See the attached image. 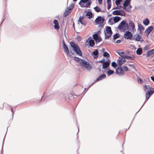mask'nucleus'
I'll return each instance as SVG.
<instances>
[{
	"mask_svg": "<svg viewBox=\"0 0 154 154\" xmlns=\"http://www.w3.org/2000/svg\"><path fill=\"white\" fill-rule=\"evenodd\" d=\"M71 47L72 48V50H70V52L72 54L74 55V53H73L72 51H75L76 53L80 56L82 55L81 51L80 50L79 46L77 44H75L73 42H71L70 43Z\"/></svg>",
	"mask_w": 154,
	"mask_h": 154,
	"instance_id": "nucleus-1",
	"label": "nucleus"
},
{
	"mask_svg": "<svg viewBox=\"0 0 154 154\" xmlns=\"http://www.w3.org/2000/svg\"><path fill=\"white\" fill-rule=\"evenodd\" d=\"M129 24L126 23L125 21H122L119 24L118 28L120 30H125L126 29L128 30L129 29Z\"/></svg>",
	"mask_w": 154,
	"mask_h": 154,
	"instance_id": "nucleus-2",
	"label": "nucleus"
},
{
	"mask_svg": "<svg viewBox=\"0 0 154 154\" xmlns=\"http://www.w3.org/2000/svg\"><path fill=\"white\" fill-rule=\"evenodd\" d=\"M81 61L80 65L84 67L87 70L90 71L92 69L91 65L84 59Z\"/></svg>",
	"mask_w": 154,
	"mask_h": 154,
	"instance_id": "nucleus-3",
	"label": "nucleus"
},
{
	"mask_svg": "<svg viewBox=\"0 0 154 154\" xmlns=\"http://www.w3.org/2000/svg\"><path fill=\"white\" fill-rule=\"evenodd\" d=\"M106 32H105V39H109L112 35V32L111 27L107 26L106 27Z\"/></svg>",
	"mask_w": 154,
	"mask_h": 154,
	"instance_id": "nucleus-4",
	"label": "nucleus"
},
{
	"mask_svg": "<svg viewBox=\"0 0 154 154\" xmlns=\"http://www.w3.org/2000/svg\"><path fill=\"white\" fill-rule=\"evenodd\" d=\"M74 4H71L69 7L67 8V9L68 10H65L63 14V16L64 17H66L71 13V10L74 8Z\"/></svg>",
	"mask_w": 154,
	"mask_h": 154,
	"instance_id": "nucleus-5",
	"label": "nucleus"
},
{
	"mask_svg": "<svg viewBox=\"0 0 154 154\" xmlns=\"http://www.w3.org/2000/svg\"><path fill=\"white\" fill-rule=\"evenodd\" d=\"M113 15H121L122 16H125V14L124 11L122 10H115L112 12Z\"/></svg>",
	"mask_w": 154,
	"mask_h": 154,
	"instance_id": "nucleus-6",
	"label": "nucleus"
},
{
	"mask_svg": "<svg viewBox=\"0 0 154 154\" xmlns=\"http://www.w3.org/2000/svg\"><path fill=\"white\" fill-rule=\"evenodd\" d=\"M124 37L127 39L132 40L133 35L130 31H126L124 35Z\"/></svg>",
	"mask_w": 154,
	"mask_h": 154,
	"instance_id": "nucleus-7",
	"label": "nucleus"
},
{
	"mask_svg": "<svg viewBox=\"0 0 154 154\" xmlns=\"http://www.w3.org/2000/svg\"><path fill=\"white\" fill-rule=\"evenodd\" d=\"M116 72L117 74L122 75L124 74V71L123 70L122 67L120 66L116 69Z\"/></svg>",
	"mask_w": 154,
	"mask_h": 154,
	"instance_id": "nucleus-8",
	"label": "nucleus"
},
{
	"mask_svg": "<svg viewBox=\"0 0 154 154\" xmlns=\"http://www.w3.org/2000/svg\"><path fill=\"white\" fill-rule=\"evenodd\" d=\"M63 47L64 50V52L66 53L67 55H69V57L71 56L70 55H69V51L66 45L64 40L63 41Z\"/></svg>",
	"mask_w": 154,
	"mask_h": 154,
	"instance_id": "nucleus-9",
	"label": "nucleus"
},
{
	"mask_svg": "<svg viewBox=\"0 0 154 154\" xmlns=\"http://www.w3.org/2000/svg\"><path fill=\"white\" fill-rule=\"evenodd\" d=\"M110 60L108 59L106 61L103 63L102 69H106L107 68L109 67L110 65Z\"/></svg>",
	"mask_w": 154,
	"mask_h": 154,
	"instance_id": "nucleus-10",
	"label": "nucleus"
},
{
	"mask_svg": "<svg viewBox=\"0 0 154 154\" xmlns=\"http://www.w3.org/2000/svg\"><path fill=\"white\" fill-rule=\"evenodd\" d=\"M93 38L96 43L99 42L102 40L101 37L99 36L97 33H95L93 35Z\"/></svg>",
	"mask_w": 154,
	"mask_h": 154,
	"instance_id": "nucleus-11",
	"label": "nucleus"
},
{
	"mask_svg": "<svg viewBox=\"0 0 154 154\" xmlns=\"http://www.w3.org/2000/svg\"><path fill=\"white\" fill-rule=\"evenodd\" d=\"M104 20V19L102 18L100 16H99L95 19V21L96 23L100 24L103 23Z\"/></svg>",
	"mask_w": 154,
	"mask_h": 154,
	"instance_id": "nucleus-12",
	"label": "nucleus"
},
{
	"mask_svg": "<svg viewBox=\"0 0 154 154\" xmlns=\"http://www.w3.org/2000/svg\"><path fill=\"white\" fill-rule=\"evenodd\" d=\"M83 19L84 17L83 16H80L79 18L78 21L79 22H80L82 25L85 26L87 25V23L86 21L83 20Z\"/></svg>",
	"mask_w": 154,
	"mask_h": 154,
	"instance_id": "nucleus-13",
	"label": "nucleus"
},
{
	"mask_svg": "<svg viewBox=\"0 0 154 154\" xmlns=\"http://www.w3.org/2000/svg\"><path fill=\"white\" fill-rule=\"evenodd\" d=\"M82 2H81V0L79 4L80 6L82 8H88L91 5V2H87L86 5H85L82 4Z\"/></svg>",
	"mask_w": 154,
	"mask_h": 154,
	"instance_id": "nucleus-14",
	"label": "nucleus"
},
{
	"mask_svg": "<svg viewBox=\"0 0 154 154\" xmlns=\"http://www.w3.org/2000/svg\"><path fill=\"white\" fill-rule=\"evenodd\" d=\"M141 38V37L139 35L136 34L134 35L132 37V40H135L137 41H140Z\"/></svg>",
	"mask_w": 154,
	"mask_h": 154,
	"instance_id": "nucleus-15",
	"label": "nucleus"
},
{
	"mask_svg": "<svg viewBox=\"0 0 154 154\" xmlns=\"http://www.w3.org/2000/svg\"><path fill=\"white\" fill-rule=\"evenodd\" d=\"M154 56V49L151 50L147 53L146 57H151Z\"/></svg>",
	"mask_w": 154,
	"mask_h": 154,
	"instance_id": "nucleus-16",
	"label": "nucleus"
},
{
	"mask_svg": "<svg viewBox=\"0 0 154 154\" xmlns=\"http://www.w3.org/2000/svg\"><path fill=\"white\" fill-rule=\"evenodd\" d=\"M54 29L57 30L59 29L60 28V27L58 21L56 20H54Z\"/></svg>",
	"mask_w": 154,
	"mask_h": 154,
	"instance_id": "nucleus-17",
	"label": "nucleus"
},
{
	"mask_svg": "<svg viewBox=\"0 0 154 154\" xmlns=\"http://www.w3.org/2000/svg\"><path fill=\"white\" fill-rule=\"evenodd\" d=\"M153 29V27L152 26H150L148 27L145 31V33H146L147 36H148L149 33L151 32Z\"/></svg>",
	"mask_w": 154,
	"mask_h": 154,
	"instance_id": "nucleus-18",
	"label": "nucleus"
},
{
	"mask_svg": "<svg viewBox=\"0 0 154 154\" xmlns=\"http://www.w3.org/2000/svg\"><path fill=\"white\" fill-rule=\"evenodd\" d=\"M129 25L132 28L133 31L134 32L136 31V29L135 28V25L134 23L132 20H130L129 21Z\"/></svg>",
	"mask_w": 154,
	"mask_h": 154,
	"instance_id": "nucleus-19",
	"label": "nucleus"
},
{
	"mask_svg": "<svg viewBox=\"0 0 154 154\" xmlns=\"http://www.w3.org/2000/svg\"><path fill=\"white\" fill-rule=\"evenodd\" d=\"M89 38H88L86 41V42H89V46L91 47H93L95 45V43L93 39H90L89 41Z\"/></svg>",
	"mask_w": 154,
	"mask_h": 154,
	"instance_id": "nucleus-20",
	"label": "nucleus"
},
{
	"mask_svg": "<svg viewBox=\"0 0 154 154\" xmlns=\"http://www.w3.org/2000/svg\"><path fill=\"white\" fill-rule=\"evenodd\" d=\"M138 29L140 31V33L141 34L142 31L144 30V28L141 24L138 23Z\"/></svg>",
	"mask_w": 154,
	"mask_h": 154,
	"instance_id": "nucleus-21",
	"label": "nucleus"
},
{
	"mask_svg": "<svg viewBox=\"0 0 154 154\" xmlns=\"http://www.w3.org/2000/svg\"><path fill=\"white\" fill-rule=\"evenodd\" d=\"M117 63L118 64L119 66H121L123 63L124 61H122V57H119L117 60Z\"/></svg>",
	"mask_w": 154,
	"mask_h": 154,
	"instance_id": "nucleus-22",
	"label": "nucleus"
},
{
	"mask_svg": "<svg viewBox=\"0 0 154 154\" xmlns=\"http://www.w3.org/2000/svg\"><path fill=\"white\" fill-rule=\"evenodd\" d=\"M131 1V0H125L123 4V7H127L129 5Z\"/></svg>",
	"mask_w": 154,
	"mask_h": 154,
	"instance_id": "nucleus-23",
	"label": "nucleus"
},
{
	"mask_svg": "<svg viewBox=\"0 0 154 154\" xmlns=\"http://www.w3.org/2000/svg\"><path fill=\"white\" fill-rule=\"evenodd\" d=\"M116 52L122 58H124L125 57V55L124 54V53L121 50L116 51Z\"/></svg>",
	"mask_w": 154,
	"mask_h": 154,
	"instance_id": "nucleus-24",
	"label": "nucleus"
},
{
	"mask_svg": "<svg viewBox=\"0 0 154 154\" xmlns=\"http://www.w3.org/2000/svg\"><path fill=\"white\" fill-rule=\"evenodd\" d=\"M106 75L104 74H103L102 75L99 77L96 80L97 81H98L100 80H101L103 79L106 78Z\"/></svg>",
	"mask_w": 154,
	"mask_h": 154,
	"instance_id": "nucleus-25",
	"label": "nucleus"
},
{
	"mask_svg": "<svg viewBox=\"0 0 154 154\" xmlns=\"http://www.w3.org/2000/svg\"><path fill=\"white\" fill-rule=\"evenodd\" d=\"M99 52L97 49L95 50L93 52L92 54L94 55L95 56H94V58L98 57Z\"/></svg>",
	"mask_w": 154,
	"mask_h": 154,
	"instance_id": "nucleus-26",
	"label": "nucleus"
},
{
	"mask_svg": "<svg viewBox=\"0 0 154 154\" xmlns=\"http://www.w3.org/2000/svg\"><path fill=\"white\" fill-rule=\"evenodd\" d=\"M74 60L76 62H78V63H79L80 64H81V60L83 59H81L78 57H74Z\"/></svg>",
	"mask_w": 154,
	"mask_h": 154,
	"instance_id": "nucleus-27",
	"label": "nucleus"
},
{
	"mask_svg": "<svg viewBox=\"0 0 154 154\" xmlns=\"http://www.w3.org/2000/svg\"><path fill=\"white\" fill-rule=\"evenodd\" d=\"M92 13L91 11H88L87 13L86 16H87L88 17L89 19H91L92 17Z\"/></svg>",
	"mask_w": 154,
	"mask_h": 154,
	"instance_id": "nucleus-28",
	"label": "nucleus"
},
{
	"mask_svg": "<svg viewBox=\"0 0 154 154\" xmlns=\"http://www.w3.org/2000/svg\"><path fill=\"white\" fill-rule=\"evenodd\" d=\"M121 19V18L120 17L116 16L114 18L113 20L115 23H116L119 21Z\"/></svg>",
	"mask_w": 154,
	"mask_h": 154,
	"instance_id": "nucleus-29",
	"label": "nucleus"
},
{
	"mask_svg": "<svg viewBox=\"0 0 154 154\" xmlns=\"http://www.w3.org/2000/svg\"><path fill=\"white\" fill-rule=\"evenodd\" d=\"M143 24L145 25H147L149 23V21L147 18L144 20L143 21Z\"/></svg>",
	"mask_w": 154,
	"mask_h": 154,
	"instance_id": "nucleus-30",
	"label": "nucleus"
},
{
	"mask_svg": "<svg viewBox=\"0 0 154 154\" xmlns=\"http://www.w3.org/2000/svg\"><path fill=\"white\" fill-rule=\"evenodd\" d=\"M114 72V71L113 70L109 69L106 72V74L108 76H109L110 75L112 74Z\"/></svg>",
	"mask_w": 154,
	"mask_h": 154,
	"instance_id": "nucleus-31",
	"label": "nucleus"
},
{
	"mask_svg": "<svg viewBox=\"0 0 154 154\" xmlns=\"http://www.w3.org/2000/svg\"><path fill=\"white\" fill-rule=\"evenodd\" d=\"M142 52V50L141 48H139L136 51V53L138 55H140Z\"/></svg>",
	"mask_w": 154,
	"mask_h": 154,
	"instance_id": "nucleus-32",
	"label": "nucleus"
},
{
	"mask_svg": "<svg viewBox=\"0 0 154 154\" xmlns=\"http://www.w3.org/2000/svg\"><path fill=\"white\" fill-rule=\"evenodd\" d=\"M124 57L125 58L127 59H131L132 60H134L135 58L133 56H129L125 55Z\"/></svg>",
	"mask_w": 154,
	"mask_h": 154,
	"instance_id": "nucleus-33",
	"label": "nucleus"
},
{
	"mask_svg": "<svg viewBox=\"0 0 154 154\" xmlns=\"http://www.w3.org/2000/svg\"><path fill=\"white\" fill-rule=\"evenodd\" d=\"M152 90H149L147 91V93L149 94L150 95H151L154 93V88H152L151 89Z\"/></svg>",
	"mask_w": 154,
	"mask_h": 154,
	"instance_id": "nucleus-34",
	"label": "nucleus"
},
{
	"mask_svg": "<svg viewBox=\"0 0 154 154\" xmlns=\"http://www.w3.org/2000/svg\"><path fill=\"white\" fill-rule=\"evenodd\" d=\"M120 36V34L118 33H116L113 35V39L115 40L117 38H119Z\"/></svg>",
	"mask_w": 154,
	"mask_h": 154,
	"instance_id": "nucleus-35",
	"label": "nucleus"
},
{
	"mask_svg": "<svg viewBox=\"0 0 154 154\" xmlns=\"http://www.w3.org/2000/svg\"><path fill=\"white\" fill-rule=\"evenodd\" d=\"M94 8L95 11L97 12H98L100 11V8L98 6H96Z\"/></svg>",
	"mask_w": 154,
	"mask_h": 154,
	"instance_id": "nucleus-36",
	"label": "nucleus"
},
{
	"mask_svg": "<svg viewBox=\"0 0 154 154\" xmlns=\"http://www.w3.org/2000/svg\"><path fill=\"white\" fill-rule=\"evenodd\" d=\"M103 56L106 58H108L109 57V55L108 53L106 52H105L103 53Z\"/></svg>",
	"mask_w": 154,
	"mask_h": 154,
	"instance_id": "nucleus-37",
	"label": "nucleus"
},
{
	"mask_svg": "<svg viewBox=\"0 0 154 154\" xmlns=\"http://www.w3.org/2000/svg\"><path fill=\"white\" fill-rule=\"evenodd\" d=\"M149 94L146 92V100H147L149 98L151 95H150L149 94Z\"/></svg>",
	"mask_w": 154,
	"mask_h": 154,
	"instance_id": "nucleus-38",
	"label": "nucleus"
},
{
	"mask_svg": "<svg viewBox=\"0 0 154 154\" xmlns=\"http://www.w3.org/2000/svg\"><path fill=\"white\" fill-rule=\"evenodd\" d=\"M81 2H82L83 3H87L88 2H91V0H81Z\"/></svg>",
	"mask_w": 154,
	"mask_h": 154,
	"instance_id": "nucleus-39",
	"label": "nucleus"
},
{
	"mask_svg": "<svg viewBox=\"0 0 154 154\" xmlns=\"http://www.w3.org/2000/svg\"><path fill=\"white\" fill-rule=\"evenodd\" d=\"M122 0H116L115 1V3L117 6L120 4V2L122 1Z\"/></svg>",
	"mask_w": 154,
	"mask_h": 154,
	"instance_id": "nucleus-40",
	"label": "nucleus"
},
{
	"mask_svg": "<svg viewBox=\"0 0 154 154\" xmlns=\"http://www.w3.org/2000/svg\"><path fill=\"white\" fill-rule=\"evenodd\" d=\"M112 66L114 68H116L117 66V64L116 63L114 62H113L111 64Z\"/></svg>",
	"mask_w": 154,
	"mask_h": 154,
	"instance_id": "nucleus-41",
	"label": "nucleus"
},
{
	"mask_svg": "<svg viewBox=\"0 0 154 154\" xmlns=\"http://www.w3.org/2000/svg\"><path fill=\"white\" fill-rule=\"evenodd\" d=\"M123 8L125 9L126 11L128 12H129L131 10V9L129 8H127L126 7H123Z\"/></svg>",
	"mask_w": 154,
	"mask_h": 154,
	"instance_id": "nucleus-42",
	"label": "nucleus"
},
{
	"mask_svg": "<svg viewBox=\"0 0 154 154\" xmlns=\"http://www.w3.org/2000/svg\"><path fill=\"white\" fill-rule=\"evenodd\" d=\"M128 65L131 67V68L133 69H135V66L133 64H128Z\"/></svg>",
	"mask_w": 154,
	"mask_h": 154,
	"instance_id": "nucleus-43",
	"label": "nucleus"
},
{
	"mask_svg": "<svg viewBox=\"0 0 154 154\" xmlns=\"http://www.w3.org/2000/svg\"><path fill=\"white\" fill-rule=\"evenodd\" d=\"M105 59L104 58H103L102 60L99 61V62L101 63H104L105 62Z\"/></svg>",
	"mask_w": 154,
	"mask_h": 154,
	"instance_id": "nucleus-44",
	"label": "nucleus"
},
{
	"mask_svg": "<svg viewBox=\"0 0 154 154\" xmlns=\"http://www.w3.org/2000/svg\"><path fill=\"white\" fill-rule=\"evenodd\" d=\"M107 4H108L107 9L108 10H109L110 9V8L111 7V3Z\"/></svg>",
	"mask_w": 154,
	"mask_h": 154,
	"instance_id": "nucleus-45",
	"label": "nucleus"
},
{
	"mask_svg": "<svg viewBox=\"0 0 154 154\" xmlns=\"http://www.w3.org/2000/svg\"><path fill=\"white\" fill-rule=\"evenodd\" d=\"M112 18H110V19H109L108 20V23H109V24H112V23H111V20H112Z\"/></svg>",
	"mask_w": 154,
	"mask_h": 154,
	"instance_id": "nucleus-46",
	"label": "nucleus"
},
{
	"mask_svg": "<svg viewBox=\"0 0 154 154\" xmlns=\"http://www.w3.org/2000/svg\"><path fill=\"white\" fill-rule=\"evenodd\" d=\"M123 68L125 71H127L128 70V68L126 66H124L123 67Z\"/></svg>",
	"mask_w": 154,
	"mask_h": 154,
	"instance_id": "nucleus-47",
	"label": "nucleus"
},
{
	"mask_svg": "<svg viewBox=\"0 0 154 154\" xmlns=\"http://www.w3.org/2000/svg\"><path fill=\"white\" fill-rule=\"evenodd\" d=\"M145 87L147 89H149L150 88V87L149 85H145Z\"/></svg>",
	"mask_w": 154,
	"mask_h": 154,
	"instance_id": "nucleus-48",
	"label": "nucleus"
},
{
	"mask_svg": "<svg viewBox=\"0 0 154 154\" xmlns=\"http://www.w3.org/2000/svg\"><path fill=\"white\" fill-rule=\"evenodd\" d=\"M121 42V41L120 40H118L116 41V43L118 44L120 43Z\"/></svg>",
	"mask_w": 154,
	"mask_h": 154,
	"instance_id": "nucleus-49",
	"label": "nucleus"
},
{
	"mask_svg": "<svg viewBox=\"0 0 154 154\" xmlns=\"http://www.w3.org/2000/svg\"><path fill=\"white\" fill-rule=\"evenodd\" d=\"M98 2L99 4H100L102 3V0H98Z\"/></svg>",
	"mask_w": 154,
	"mask_h": 154,
	"instance_id": "nucleus-50",
	"label": "nucleus"
},
{
	"mask_svg": "<svg viewBox=\"0 0 154 154\" xmlns=\"http://www.w3.org/2000/svg\"><path fill=\"white\" fill-rule=\"evenodd\" d=\"M151 79L154 82V77L153 76H152L151 77Z\"/></svg>",
	"mask_w": 154,
	"mask_h": 154,
	"instance_id": "nucleus-51",
	"label": "nucleus"
},
{
	"mask_svg": "<svg viewBox=\"0 0 154 154\" xmlns=\"http://www.w3.org/2000/svg\"><path fill=\"white\" fill-rule=\"evenodd\" d=\"M107 4L111 3V0H107Z\"/></svg>",
	"mask_w": 154,
	"mask_h": 154,
	"instance_id": "nucleus-52",
	"label": "nucleus"
},
{
	"mask_svg": "<svg viewBox=\"0 0 154 154\" xmlns=\"http://www.w3.org/2000/svg\"><path fill=\"white\" fill-rule=\"evenodd\" d=\"M122 58V61H124V63L125 61L126 60L125 59H126V58H125L124 57V58Z\"/></svg>",
	"mask_w": 154,
	"mask_h": 154,
	"instance_id": "nucleus-53",
	"label": "nucleus"
},
{
	"mask_svg": "<svg viewBox=\"0 0 154 154\" xmlns=\"http://www.w3.org/2000/svg\"><path fill=\"white\" fill-rule=\"evenodd\" d=\"M119 8H118V7H116V8H113L112 9H119Z\"/></svg>",
	"mask_w": 154,
	"mask_h": 154,
	"instance_id": "nucleus-54",
	"label": "nucleus"
},
{
	"mask_svg": "<svg viewBox=\"0 0 154 154\" xmlns=\"http://www.w3.org/2000/svg\"><path fill=\"white\" fill-rule=\"evenodd\" d=\"M128 8L131 9L132 8V6L131 5H129Z\"/></svg>",
	"mask_w": 154,
	"mask_h": 154,
	"instance_id": "nucleus-55",
	"label": "nucleus"
},
{
	"mask_svg": "<svg viewBox=\"0 0 154 154\" xmlns=\"http://www.w3.org/2000/svg\"><path fill=\"white\" fill-rule=\"evenodd\" d=\"M11 111H12V114H12V116H13V110L12 108L11 109Z\"/></svg>",
	"mask_w": 154,
	"mask_h": 154,
	"instance_id": "nucleus-56",
	"label": "nucleus"
},
{
	"mask_svg": "<svg viewBox=\"0 0 154 154\" xmlns=\"http://www.w3.org/2000/svg\"><path fill=\"white\" fill-rule=\"evenodd\" d=\"M77 0H73V1L74 2H76L77 1Z\"/></svg>",
	"mask_w": 154,
	"mask_h": 154,
	"instance_id": "nucleus-57",
	"label": "nucleus"
},
{
	"mask_svg": "<svg viewBox=\"0 0 154 154\" xmlns=\"http://www.w3.org/2000/svg\"><path fill=\"white\" fill-rule=\"evenodd\" d=\"M102 50H103V51H104V49H103V48Z\"/></svg>",
	"mask_w": 154,
	"mask_h": 154,
	"instance_id": "nucleus-58",
	"label": "nucleus"
},
{
	"mask_svg": "<svg viewBox=\"0 0 154 154\" xmlns=\"http://www.w3.org/2000/svg\"><path fill=\"white\" fill-rule=\"evenodd\" d=\"M78 129H79V127H78ZM78 131H79V130H78Z\"/></svg>",
	"mask_w": 154,
	"mask_h": 154,
	"instance_id": "nucleus-59",
	"label": "nucleus"
},
{
	"mask_svg": "<svg viewBox=\"0 0 154 154\" xmlns=\"http://www.w3.org/2000/svg\"><path fill=\"white\" fill-rule=\"evenodd\" d=\"M101 11V12H103V11Z\"/></svg>",
	"mask_w": 154,
	"mask_h": 154,
	"instance_id": "nucleus-60",
	"label": "nucleus"
},
{
	"mask_svg": "<svg viewBox=\"0 0 154 154\" xmlns=\"http://www.w3.org/2000/svg\"><path fill=\"white\" fill-rule=\"evenodd\" d=\"M139 80H140V81H141V79H139Z\"/></svg>",
	"mask_w": 154,
	"mask_h": 154,
	"instance_id": "nucleus-61",
	"label": "nucleus"
}]
</instances>
